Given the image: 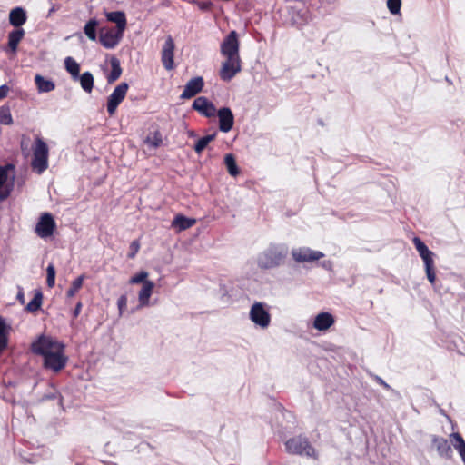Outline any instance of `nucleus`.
<instances>
[{"label": "nucleus", "mask_w": 465, "mask_h": 465, "mask_svg": "<svg viewBox=\"0 0 465 465\" xmlns=\"http://www.w3.org/2000/svg\"><path fill=\"white\" fill-rule=\"evenodd\" d=\"M288 254V249L281 244H270L257 258L260 269L270 270L281 266Z\"/></svg>", "instance_id": "nucleus-1"}, {"label": "nucleus", "mask_w": 465, "mask_h": 465, "mask_svg": "<svg viewBox=\"0 0 465 465\" xmlns=\"http://www.w3.org/2000/svg\"><path fill=\"white\" fill-rule=\"evenodd\" d=\"M285 450L289 454L305 456L307 458H318L316 450L312 446L308 439L299 435L285 441Z\"/></svg>", "instance_id": "nucleus-2"}, {"label": "nucleus", "mask_w": 465, "mask_h": 465, "mask_svg": "<svg viewBox=\"0 0 465 465\" xmlns=\"http://www.w3.org/2000/svg\"><path fill=\"white\" fill-rule=\"evenodd\" d=\"M48 146L40 137H36L33 146L32 168L39 174L48 168Z\"/></svg>", "instance_id": "nucleus-3"}, {"label": "nucleus", "mask_w": 465, "mask_h": 465, "mask_svg": "<svg viewBox=\"0 0 465 465\" xmlns=\"http://www.w3.org/2000/svg\"><path fill=\"white\" fill-rule=\"evenodd\" d=\"M249 318L255 326L266 329L271 323L269 307L265 302H255L250 309Z\"/></svg>", "instance_id": "nucleus-4"}, {"label": "nucleus", "mask_w": 465, "mask_h": 465, "mask_svg": "<svg viewBox=\"0 0 465 465\" xmlns=\"http://www.w3.org/2000/svg\"><path fill=\"white\" fill-rule=\"evenodd\" d=\"M64 345L59 346L55 351L48 353L43 358V366L45 369L58 372L62 371L68 361V357L64 354Z\"/></svg>", "instance_id": "nucleus-5"}, {"label": "nucleus", "mask_w": 465, "mask_h": 465, "mask_svg": "<svg viewBox=\"0 0 465 465\" xmlns=\"http://www.w3.org/2000/svg\"><path fill=\"white\" fill-rule=\"evenodd\" d=\"M61 345L64 344L50 336L42 334L34 342H32L31 351L33 353L44 358L48 355V353L55 351V349H59V346Z\"/></svg>", "instance_id": "nucleus-6"}, {"label": "nucleus", "mask_w": 465, "mask_h": 465, "mask_svg": "<svg viewBox=\"0 0 465 465\" xmlns=\"http://www.w3.org/2000/svg\"><path fill=\"white\" fill-rule=\"evenodd\" d=\"M240 42L236 31H231L221 44V54L226 59H241L239 55Z\"/></svg>", "instance_id": "nucleus-7"}, {"label": "nucleus", "mask_w": 465, "mask_h": 465, "mask_svg": "<svg viewBox=\"0 0 465 465\" xmlns=\"http://www.w3.org/2000/svg\"><path fill=\"white\" fill-rule=\"evenodd\" d=\"M129 85L127 83L123 82L119 84L113 91V93L108 96L106 103V110L108 114L112 116L115 114L117 107L124 101Z\"/></svg>", "instance_id": "nucleus-8"}, {"label": "nucleus", "mask_w": 465, "mask_h": 465, "mask_svg": "<svg viewBox=\"0 0 465 465\" xmlns=\"http://www.w3.org/2000/svg\"><path fill=\"white\" fill-rule=\"evenodd\" d=\"M14 169L15 166L11 163L0 166V201L6 200L13 191L15 176H12L11 181L8 179L9 172Z\"/></svg>", "instance_id": "nucleus-9"}, {"label": "nucleus", "mask_w": 465, "mask_h": 465, "mask_svg": "<svg viewBox=\"0 0 465 465\" xmlns=\"http://www.w3.org/2000/svg\"><path fill=\"white\" fill-rule=\"evenodd\" d=\"M56 223L53 215L50 213H44L35 225V232L41 238H47L53 235Z\"/></svg>", "instance_id": "nucleus-10"}, {"label": "nucleus", "mask_w": 465, "mask_h": 465, "mask_svg": "<svg viewBox=\"0 0 465 465\" xmlns=\"http://www.w3.org/2000/svg\"><path fill=\"white\" fill-rule=\"evenodd\" d=\"M292 256L296 262H312L324 257L320 251L312 250L309 247H300L292 250Z\"/></svg>", "instance_id": "nucleus-11"}, {"label": "nucleus", "mask_w": 465, "mask_h": 465, "mask_svg": "<svg viewBox=\"0 0 465 465\" xmlns=\"http://www.w3.org/2000/svg\"><path fill=\"white\" fill-rule=\"evenodd\" d=\"M242 69L241 59H226L222 64L220 70V78L224 82H230Z\"/></svg>", "instance_id": "nucleus-12"}, {"label": "nucleus", "mask_w": 465, "mask_h": 465, "mask_svg": "<svg viewBox=\"0 0 465 465\" xmlns=\"http://www.w3.org/2000/svg\"><path fill=\"white\" fill-rule=\"evenodd\" d=\"M174 42L171 35H168L161 52V61L163 66L167 70L174 68L173 55H174Z\"/></svg>", "instance_id": "nucleus-13"}, {"label": "nucleus", "mask_w": 465, "mask_h": 465, "mask_svg": "<svg viewBox=\"0 0 465 465\" xmlns=\"http://www.w3.org/2000/svg\"><path fill=\"white\" fill-rule=\"evenodd\" d=\"M192 108L198 112L201 115L211 118L213 117L217 112V109L213 102H211L207 97L205 96H199L197 97L193 104Z\"/></svg>", "instance_id": "nucleus-14"}, {"label": "nucleus", "mask_w": 465, "mask_h": 465, "mask_svg": "<svg viewBox=\"0 0 465 465\" xmlns=\"http://www.w3.org/2000/svg\"><path fill=\"white\" fill-rule=\"evenodd\" d=\"M215 114L219 120V130L223 133L230 132L234 124V115L231 108L223 106L218 109Z\"/></svg>", "instance_id": "nucleus-15"}, {"label": "nucleus", "mask_w": 465, "mask_h": 465, "mask_svg": "<svg viewBox=\"0 0 465 465\" xmlns=\"http://www.w3.org/2000/svg\"><path fill=\"white\" fill-rule=\"evenodd\" d=\"M204 86V81L202 76H196L192 79H190L183 89V92L180 95V99H190L192 97H194L196 94H198L200 92H202L203 88Z\"/></svg>", "instance_id": "nucleus-16"}, {"label": "nucleus", "mask_w": 465, "mask_h": 465, "mask_svg": "<svg viewBox=\"0 0 465 465\" xmlns=\"http://www.w3.org/2000/svg\"><path fill=\"white\" fill-rule=\"evenodd\" d=\"M123 35L124 31H99V41L104 47L112 49L119 44Z\"/></svg>", "instance_id": "nucleus-17"}, {"label": "nucleus", "mask_w": 465, "mask_h": 465, "mask_svg": "<svg viewBox=\"0 0 465 465\" xmlns=\"http://www.w3.org/2000/svg\"><path fill=\"white\" fill-rule=\"evenodd\" d=\"M432 443L440 457L445 459H450L452 457L453 451L451 446L445 438L434 436Z\"/></svg>", "instance_id": "nucleus-18"}, {"label": "nucleus", "mask_w": 465, "mask_h": 465, "mask_svg": "<svg viewBox=\"0 0 465 465\" xmlns=\"http://www.w3.org/2000/svg\"><path fill=\"white\" fill-rule=\"evenodd\" d=\"M334 317L327 312L319 313L313 322V327L318 331H326L334 324Z\"/></svg>", "instance_id": "nucleus-19"}, {"label": "nucleus", "mask_w": 465, "mask_h": 465, "mask_svg": "<svg viewBox=\"0 0 465 465\" xmlns=\"http://www.w3.org/2000/svg\"><path fill=\"white\" fill-rule=\"evenodd\" d=\"M25 31H11L8 35L7 46L4 47L3 50L7 54L15 55L17 52L18 44L23 39Z\"/></svg>", "instance_id": "nucleus-20"}, {"label": "nucleus", "mask_w": 465, "mask_h": 465, "mask_svg": "<svg viewBox=\"0 0 465 465\" xmlns=\"http://www.w3.org/2000/svg\"><path fill=\"white\" fill-rule=\"evenodd\" d=\"M153 288L154 283L152 281H147L143 282V287L138 293V308H143L149 305V300L153 293Z\"/></svg>", "instance_id": "nucleus-21"}, {"label": "nucleus", "mask_w": 465, "mask_h": 465, "mask_svg": "<svg viewBox=\"0 0 465 465\" xmlns=\"http://www.w3.org/2000/svg\"><path fill=\"white\" fill-rule=\"evenodd\" d=\"M413 243L424 263L433 262L434 253L427 247V245L419 237L413 238Z\"/></svg>", "instance_id": "nucleus-22"}, {"label": "nucleus", "mask_w": 465, "mask_h": 465, "mask_svg": "<svg viewBox=\"0 0 465 465\" xmlns=\"http://www.w3.org/2000/svg\"><path fill=\"white\" fill-rule=\"evenodd\" d=\"M26 21V14L21 7H15L9 14V22L14 27L22 26Z\"/></svg>", "instance_id": "nucleus-23"}, {"label": "nucleus", "mask_w": 465, "mask_h": 465, "mask_svg": "<svg viewBox=\"0 0 465 465\" xmlns=\"http://www.w3.org/2000/svg\"><path fill=\"white\" fill-rule=\"evenodd\" d=\"M35 84L39 93H49L55 88V84L51 79H46L41 74H35Z\"/></svg>", "instance_id": "nucleus-24"}, {"label": "nucleus", "mask_w": 465, "mask_h": 465, "mask_svg": "<svg viewBox=\"0 0 465 465\" xmlns=\"http://www.w3.org/2000/svg\"><path fill=\"white\" fill-rule=\"evenodd\" d=\"M195 223V219L188 218L183 214H177L172 222V226L178 231H184Z\"/></svg>", "instance_id": "nucleus-25"}, {"label": "nucleus", "mask_w": 465, "mask_h": 465, "mask_svg": "<svg viewBox=\"0 0 465 465\" xmlns=\"http://www.w3.org/2000/svg\"><path fill=\"white\" fill-rule=\"evenodd\" d=\"M111 64V72L107 75L106 79L108 84L114 83L122 74V68L120 64L119 59L116 57H112L110 60Z\"/></svg>", "instance_id": "nucleus-26"}, {"label": "nucleus", "mask_w": 465, "mask_h": 465, "mask_svg": "<svg viewBox=\"0 0 465 465\" xmlns=\"http://www.w3.org/2000/svg\"><path fill=\"white\" fill-rule=\"evenodd\" d=\"M64 66L66 71L71 74L74 81H77L80 74L79 64L71 56L64 59Z\"/></svg>", "instance_id": "nucleus-27"}, {"label": "nucleus", "mask_w": 465, "mask_h": 465, "mask_svg": "<svg viewBox=\"0 0 465 465\" xmlns=\"http://www.w3.org/2000/svg\"><path fill=\"white\" fill-rule=\"evenodd\" d=\"M80 81L81 87L84 92L90 94L94 88V79L91 72L86 71L79 74L78 80Z\"/></svg>", "instance_id": "nucleus-28"}, {"label": "nucleus", "mask_w": 465, "mask_h": 465, "mask_svg": "<svg viewBox=\"0 0 465 465\" xmlns=\"http://www.w3.org/2000/svg\"><path fill=\"white\" fill-rule=\"evenodd\" d=\"M107 20L116 24V29H125L126 18L123 12L115 11L106 14Z\"/></svg>", "instance_id": "nucleus-29"}, {"label": "nucleus", "mask_w": 465, "mask_h": 465, "mask_svg": "<svg viewBox=\"0 0 465 465\" xmlns=\"http://www.w3.org/2000/svg\"><path fill=\"white\" fill-rule=\"evenodd\" d=\"M43 303V292L40 289L35 291V295L26 305L25 310L29 312H35L40 310Z\"/></svg>", "instance_id": "nucleus-30"}, {"label": "nucleus", "mask_w": 465, "mask_h": 465, "mask_svg": "<svg viewBox=\"0 0 465 465\" xmlns=\"http://www.w3.org/2000/svg\"><path fill=\"white\" fill-rule=\"evenodd\" d=\"M224 164L230 175L235 177L240 173V169L233 154L228 153L224 156Z\"/></svg>", "instance_id": "nucleus-31"}, {"label": "nucleus", "mask_w": 465, "mask_h": 465, "mask_svg": "<svg viewBox=\"0 0 465 465\" xmlns=\"http://www.w3.org/2000/svg\"><path fill=\"white\" fill-rule=\"evenodd\" d=\"M450 437L454 440L453 446L459 452L463 463L465 464V440L458 432L452 433Z\"/></svg>", "instance_id": "nucleus-32"}, {"label": "nucleus", "mask_w": 465, "mask_h": 465, "mask_svg": "<svg viewBox=\"0 0 465 465\" xmlns=\"http://www.w3.org/2000/svg\"><path fill=\"white\" fill-rule=\"evenodd\" d=\"M215 137L216 133L201 137L193 146L194 151L200 154Z\"/></svg>", "instance_id": "nucleus-33"}, {"label": "nucleus", "mask_w": 465, "mask_h": 465, "mask_svg": "<svg viewBox=\"0 0 465 465\" xmlns=\"http://www.w3.org/2000/svg\"><path fill=\"white\" fill-rule=\"evenodd\" d=\"M85 275L82 274L73 281L70 288L66 291V296L72 298L82 288Z\"/></svg>", "instance_id": "nucleus-34"}, {"label": "nucleus", "mask_w": 465, "mask_h": 465, "mask_svg": "<svg viewBox=\"0 0 465 465\" xmlns=\"http://www.w3.org/2000/svg\"><path fill=\"white\" fill-rule=\"evenodd\" d=\"M0 124L4 125H10L13 124L11 110L8 105L0 106Z\"/></svg>", "instance_id": "nucleus-35"}, {"label": "nucleus", "mask_w": 465, "mask_h": 465, "mask_svg": "<svg viewBox=\"0 0 465 465\" xmlns=\"http://www.w3.org/2000/svg\"><path fill=\"white\" fill-rule=\"evenodd\" d=\"M426 276L429 282L436 288V273L434 270V261L424 263Z\"/></svg>", "instance_id": "nucleus-36"}, {"label": "nucleus", "mask_w": 465, "mask_h": 465, "mask_svg": "<svg viewBox=\"0 0 465 465\" xmlns=\"http://www.w3.org/2000/svg\"><path fill=\"white\" fill-rule=\"evenodd\" d=\"M46 284L49 288H52L55 284V268L53 263H49L46 268Z\"/></svg>", "instance_id": "nucleus-37"}, {"label": "nucleus", "mask_w": 465, "mask_h": 465, "mask_svg": "<svg viewBox=\"0 0 465 465\" xmlns=\"http://www.w3.org/2000/svg\"><path fill=\"white\" fill-rule=\"evenodd\" d=\"M148 272L146 271H140L134 276H132L129 280L130 284H137V283H143L144 282H147Z\"/></svg>", "instance_id": "nucleus-38"}, {"label": "nucleus", "mask_w": 465, "mask_h": 465, "mask_svg": "<svg viewBox=\"0 0 465 465\" xmlns=\"http://www.w3.org/2000/svg\"><path fill=\"white\" fill-rule=\"evenodd\" d=\"M56 399L59 400V405L63 406V396L56 390H54L53 392L44 394L41 398V401H52Z\"/></svg>", "instance_id": "nucleus-39"}, {"label": "nucleus", "mask_w": 465, "mask_h": 465, "mask_svg": "<svg viewBox=\"0 0 465 465\" xmlns=\"http://www.w3.org/2000/svg\"><path fill=\"white\" fill-rule=\"evenodd\" d=\"M387 6L391 14H399L401 6V0H387Z\"/></svg>", "instance_id": "nucleus-40"}, {"label": "nucleus", "mask_w": 465, "mask_h": 465, "mask_svg": "<svg viewBox=\"0 0 465 465\" xmlns=\"http://www.w3.org/2000/svg\"><path fill=\"white\" fill-rule=\"evenodd\" d=\"M139 250H140V242L138 240L133 241L129 246V252L127 253V258L134 259L136 256Z\"/></svg>", "instance_id": "nucleus-41"}, {"label": "nucleus", "mask_w": 465, "mask_h": 465, "mask_svg": "<svg viewBox=\"0 0 465 465\" xmlns=\"http://www.w3.org/2000/svg\"><path fill=\"white\" fill-rule=\"evenodd\" d=\"M126 307H127V295L123 294L117 300V308H118L120 316L123 315Z\"/></svg>", "instance_id": "nucleus-42"}, {"label": "nucleus", "mask_w": 465, "mask_h": 465, "mask_svg": "<svg viewBox=\"0 0 465 465\" xmlns=\"http://www.w3.org/2000/svg\"><path fill=\"white\" fill-rule=\"evenodd\" d=\"M147 142H148V143L151 144V146H152V147H153V148H157V147H159V146L162 144V142H163V140H162V136H161L160 133H159V132H156V133L154 134V135H153V140H152V141H150V140L148 139V141H147Z\"/></svg>", "instance_id": "nucleus-43"}, {"label": "nucleus", "mask_w": 465, "mask_h": 465, "mask_svg": "<svg viewBox=\"0 0 465 465\" xmlns=\"http://www.w3.org/2000/svg\"><path fill=\"white\" fill-rule=\"evenodd\" d=\"M8 345V334L0 333V354L6 349Z\"/></svg>", "instance_id": "nucleus-44"}, {"label": "nucleus", "mask_w": 465, "mask_h": 465, "mask_svg": "<svg viewBox=\"0 0 465 465\" xmlns=\"http://www.w3.org/2000/svg\"><path fill=\"white\" fill-rule=\"evenodd\" d=\"M373 380L378 383L380 384L381 386H382L385 390L387 391H394V390L382 379L381 378L380 376L378 375H374L373 376Z\"/></svg>", "instance_id": "nucleus-45"}, {"label": "nucleus", "mask_w": 465, "mask_h": 465, "mask_svg": "<svg viewBox=\"0 0 465 465\" xmlns=\"http://www.w3.org/2000/svg\"><path fill=\"white\" fill-rule=\"evenodd\" d=\"M10 326L5 322V320L0 315V333H7Z\"/></svg>", "instance_id": "nucleus-46"}, {"label": "nucleus", "mask_w": 465, "mask_h": 465, "mask_svg": "<svg viewBox=\"0 0 465 465\" xmlns=\"http://www.w3.org/2000/svg\"><path fill=\"white\" fill-rule=\"evenodd\" d=\"M196 4L199 6V8L203 11L210 10L213 5V4L210 1L197 2Z\"/></svg>", "instance_id": "nucleus-47"}, {"label": "nucleus", "mask_w": 465, "mask_h": 465, "mask_svg": "<svg viewBox=\"0 0 465 465\" xmlns=\"http://www.w3.org/2000/svg\"><path fill=\"white\" fill-rule=\"evenodd\" d=\"M9 92V86L7 84H2L0 86V100L5 98Z\"/></svg>", "instance_id": "nucleus-48"}, {"label": "nucleus", "mask_w": 465, "mask_h": 465, "mask_svg": "<svg viewBox=\"0 0 465 465\" xmlns=\"http://www.w3.org/2000/svg\"><path fill=\"white\" fill-rule=\"evenodd\" d=\"M84 32L86 35V36L92 41H95L97 39L98 33H99V31H84Z\"/></svg>", "instance_id": "nucleus-49"}, {"label": "nucleus", "mask_w": 465, "mask_h": 465, "mask_svg": "<svg viewBox=\"0 0 465 465\" xmlns=\"http://www.w3.org/2000/svg\"><path fill=\"white\" fill-rule=\"evenodd\" d=\"M82 306H83V304H82V302H78L76 303L75 308H74V311H73V316H74V318H77V317H78V315H79V314H80V312H81Z\"/></svg>", "instance_id": "nucleus-50"}, {"label": "nucleus", "mask_w": 465, "mask_h": 465, "mask_svg": "<svg viewBox=\"0 0 465 465\" xmlns=\"http://www.w3.org/2000/svg\"><path fill=\"white\" fill-rule=\"evenodd\" d=\"M97 23L95 20H90L84 27V29H95Z\"/></svg>", "instance_id": "nucleus-51"}, {"label": "nucleus", "mask_w": 465, "mask_h": 465, "mask_svg": "<svg viewBox=\"0 0 465 465\" xmlns=\"http://www.w3.org/2000/svg\"><path fill=\"white\" fill-rule=\"evenodd\" d=\"M16 298L22 304L25 302V296L22 289L19 290Z\"/></svg>", "instance_id": "nucleus-52"}, {"label": "nucleus", "mask_w": 465, "mask_h": 465, "mask_svg": "<svg viewBox=\"0 0 465 465\" xmlns=\"http://www.w3.org/2000/svg\"><path fill=\"white\" fill-rule=\"evenodd\" d=\"M322 265L325 269H330L331 267V262L330 261H324Z\"/></svg>", "instance_id": "nucleus-53"}, {"label": "nucleus", "mask_w": 465, "mask_h": 465, "mask_svg": "<svg viewBox=\"0 0 465 465\" xmlns=\"http://www.w3.org/2000/svg\"><path fill=\"white\" fill-rule=\"evenodd\" d=\"M440 413L445 417H448L447 414L445 413V411L443 409H440Z\"/></svg>", "instance_id": "nucleus-54"}, {"label": "nucleus", "mask_w": 465, "mask_h": 465, "mask_svg": "<svg viewBox=\"0 0 465 465\" xmlns=\"http://www.w3.org/2000/svg\"><path fill=\"white\" fill-rule=\"evenodd\" d=\"M446 81L449 83V84H452L451 80L449 79V77H446Z\"/></svg>", "instance_id": "nucleus-55"}]
</instances>
